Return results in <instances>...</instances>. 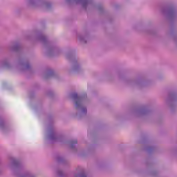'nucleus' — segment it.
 Here are the masks:
<instances>
[{
  "mask_svg": "<svg viewBox=\"0 0 177 177\" xmlns=\"http://www.w3.org/2000/svg\"><path fill=\"white\" fill-rule=\"evenodd\" d=\"M47 140H49V142H51V143H55V142L66 143L68 146H69L70 149L74 151H77V147H75V145L78 144V140L73 139L69 140L68 142H66V138L62 135L57 134V132H56V130L53 127L48 128Z\"/></svg>",
  "mask_w": 177,
  "mask_h": 177,
  "instance_id": "1",
  "label": "nucleus"
},
{
  "mask_svg": "<svg viewBox=\"0 0 177 177\" xmlns=\"http://www.w3.org/2000/svg\"><path fill=\"white\" fill-rule=\"evenodd\" d=\"M55 75H56V73H55V71H53V70L52 69H48V70H46L43 74V78H44V80H48Z\"/></svg>",
  "mask_w": 177,
  "mask_h": 177,
  "instance_id": "13",
  "label": "nucleus"
},
{
  "mask_svg": "<svg viewBox=\"0 0 177 177\" xmlns=\"http://www.w3.org/2000/svg\"><path fill=\"white\" fill-rule=\"evenodd\" d=\"M17 67L19 71H21V73L31 70V65H30V62L24 57H21L17 59Z\"/></svg>",
  "mask_w": 177,
  "mask_h": 177,
  "instance_id": "7",
  "label": "nucleus"
},
{
  "mask_svg": "<svg viewBox=\"0 0 177 177\" xmlns=\"http://www.w3.org/2000/svg\"><path fill=\"white\" fill-rule=\"evenodd\" d=\"M153 149H154V148L150 147H148V148L147 149V151H149V152H150V151H153Z\"/></svg>",
  "mask_w": 177,
  "mask_h": 177,
  "instance_id": "24",
  "label": "nucleus"
},
{
  "mask_svg": "<svg viewBox=\"0 0 177 177\" xmlns=\"http://www.w3.org/2000/svg\"><path fill=\"white\" fill-rule=\"evenodd\" d=\"M66 57L69 62H71L72 67L68 70V74L71 75V74H74V73H81L82 71V68L78 63V59L75 57V52L71 51L70 53H66Z\"/></svg>",
  "mask_w": 177,
  "mask_h": 177,
  "instance_id": "4",
  "label": "nucleus"
},
{
  "mask_svg": "<svg viewBox=\"0 0 177 177\" xmlns=\"http://www.w3.org/2000/svg\"><path fill=\"white\" fill-rule=\"evenodd\" d=\"M96 9L98 10V11L100 12V13H102V12H103V6L102 5L96 6Z\"/></svg>",
  "mask_w": 177,
  "mask_h": 177,
  "instance_id": "23",
  "label": "nucleus"
},
{
  "mask_svg": "<svg viewBox=\"0 0 177 177\" xmlns=\"http://www.w3.org/2000/svg\"><path fill=\"white\" fill-rule=\"evenodd\" d=\"M36 39L39 41V42H41V44H45L47 56L52 57L53 56H59V55L62 53V50H60L59 47L55 46H46L48 44V37H46L44 33L38 32L36 36Z\"/></svg>",
  "mask_w": 177,
  "mask_h": 177,
  "instance_id": "3",
  "label": "nucleus"
},
{
  "mask_svg": "<svg viewBox=\"0 0 177 177\" xmlns=\"http://www.w3.org/2000/svg\"><path fill=\"white\" fill-rule=\"evenodd\" d=\"M56 174L59 177H64V172L60 169H57Z\"/></svg>",
  "mask_w": 177,
  "mask_h": 177,
  "instance_id": "19",
  "label": "nucleus"
},
{
  "mask_svg": "<svg viewBox=\"0 0 177 177\" xmlns=\"http://www.w3.org/2000/svg\"><path fill=\"white\" fill-rule=\"evenodd\" d=\"M163 13L165 14L166 17L170 21H173V20H176L177 19V11L174 6L168 7L166 10H163Z\"/></svg>",
  "mask_w": 177,
  "mask_h": 177,
  "instance_id": "8",
  "label": "nucleus"
},
{
  "mask_svg": "<svg viewBox=\"0 0 177 177\" xmlns=\"http://www.w3.org/2000/svg\"><path fill=\"white\" fill-rule=\"evenodd\" d=\"M76 172L74 177H86V173H85V171L82 170V167H78L76 169Z\"/></svg>",
  "mask_w": 177,
  "mask_h": 177,
  "instance_id": "15",
  "label": "nucleus"
},
{
  "mask_svg": "<svg viewBox=\"0 0 177 177\" xmlns=\"http://www.w3.org/2000/svg\"><path fill=\"white\" fill-rule=\"evenodd\" d=\"M68 5H80L83 9H91L93 6L92 0H66Z\"/></svg>",
  "mask_w": 177,
  "mask_h": 177,
  "instance_id": "6",
  "label": "nucleus"
},
{
  "mask_svg": "<svg viewBox=\"0 0 177 177\" xmlns=\"http://www.w3.org/2000/svg\"><path fill=\"white\" fill-rule=\"evenodd\" d=\"M131 85L137 86L138 88H143L146 85V82L143 79H137L136 80L131 82Z\"/></svg>",
  "mask_w": 177,
  "mask_h": 177,
  "instance_id": "12",
  "label": "nucleus"
},
{
  "mask_svg": "<svg viewBox=\"0 0 177 177\" xmlns=\"http://www.w3.org/2000/svg\"><path fill=\"white\" fill-rule=\"evenodd\" d=\"M70 97L72 99L75 110L76 111V117L81 120L82 117H85L86 115V113H88V109H86V106H84V99L86 97V94H84V96L78 95L77 93H72L70 94Z\"/></svg>",
  "mask_w": 177,
  "mask_h": 177,
  "instance_id": "2",
  "label": "nucleus"
},
{
  "mask_svg": "<svg viewBox=\"0 0 177 177\" xmlns=\"http://www.w3.org/2000/svg\"><path fill=\"white\" fill-rule=\"evenodd\" d=\"M150 175H151V176H153V177H159L160 176V174H158V171H151Z\"/></svg>",
  "mask_w": 177,
  "mask_h": 177,
  "instance_id": "21",
  "label": "nucleus"
},
{
  "mask_svg": "<svg viewBox=\"0 0 177 177\" xmlns=\"http://www.w3.org/2000/svg\"><path fill=\"white\" fill-rule=\"evenodd\" d=\"M8 49L11 52H19L20 50V44L18 43H12L8 46Z\"/></svg>",
  "mask_w": 177,
  "mask_h": 177,
  "instance_id": "14",
  "label": "nucleus"
},
{
  "mask_svg": "<svg viewBox=\"0 0 177 177\" xmlns=\"http://www.w3.org/2000/svg\"><path fill=\"white\" fill-rule=\"evenodd\" d=\"M56 161L59 162V164H67V160L62 156H57Z\"/></svg>",
  "mask_w": 177,
  "mask_h": 177,
  "instance_id": "17",
  "label": "nucleus"
},
{
  "mask_svg": "<svg viewBox=\"0 0 177 177\" xmlns=\"http://www.w3.org/2000/svg\"><path fill=\"white\" fill-rule=\"evenodd\" d=\"M48 96H52L53 95V92L50 91V92H48Z\"/></svg>",
  "mask_w": 177,
  "mask_h": 177,
  "instance_id": "25",
  "label": "nucleus"
},
{
  "mask_svg": "<svg viewBox=\"0 0 177 177\" xmlns=\"http://www.w3.org/2000/svg\"><path fill=\"white\" fill-rule=\"evenodd\" d=\"M26 6L32 9L44 8L46 10H50L53 8V4L47 0H26Z\"/></svg>",
  "mask_w": 177,
  "mask_h": 177,
  "instance_id": "5",
  "label": "nucleus"
},
{
  "mask_svg": "<svg viewBox=\"0 0 177 177\" xmlns=\"http://www.w3.org/2000/svg\"><path fill=\"white\" fill-rule=\"evenodd\" d=\"M21 177H36V176H35V175H34V174H32L31 172H27Z\"/></svg>",
  "mask_w": 177,
  "mask_h": 177,
  "instance_id": "22",
  "label": "nucleus"
},
{
  "mask_svg": "<svg viewBox=\"0 0 177 177\" xmlns=\"http://www.w3.org/2000/svg\"><path fill=\"white\" fill-rule=\"evenodd\" d=\"M175 102H177V94H171L167 100V103L171 110H174Z\"/></svg>",
  "mask_w": 177,
  "mask_h": 177,
  "instance_id": "9",
  "label": "nucleus"
},
{
  "mask_svg": "<svg viewBox=\"0 0 177 177\" xmlns=\"http://www.w3.org/2000/svg\"><path fill=\"white\" fill-rule=\"evenodd\" d=\"M9 167L11 169L19 168L20 167V161L15 158H10Z\"/></svg>",
  "mask_w": 177,
  "mask_h": 177,
  "instance_id": "11",
  "label": "nucleus"
},
{
  "mask_svg": "<svg viewBox=\"0 0 177 177\" xmlns=\"http://www.w3.org/2000/svg\"><path fill=\"white\" fill-rule=\"evenodd\" d=\"M3 67H5V68H10V64H9V61H8V59L3 61Z\"/></svg>",
  "mask_w": 177,
  "mask_h": 177,
  "instance_id": "18",
  "label": "nucleus"
},
{
  "mask_svg": "<svg viewBox=\"0 0 177 177\" xmlns=\"http://www.w3.org/2000/svg\"><path fill=\"white\" fill-rule=\"evenodd\" d=\"M136 114L138 117H142V115L149 114V110L146 109H139L136 112Z\"/></svg>",
  "mask_w": 177,
  "mask_h": 177,
  "instance_id": "16",
  "label": "nucleus"
},
{
  "mask_svg": "<svg viewBox=\"0 0 177 177\" xmlns=\"http://www.w3.org/2000/svg\"><path fill=\"white\" fill-rule=\"evenodd\" d=\"M0 128H1V129H2V131H3L5 132L6 128H8V126H6V124H5L3 121H0Z\"/></svg>",
  "mask_w": 177,
  "mask_h": 177,
  "instance_id": "20",
  "label": "nucleus"
},
{
  "mask_svg": "<svg viewBox=\"0 0 177 177\" xmlns=\"http://www.w3.org/2000/svg\"><path fill=\"white\" fill-rule=\"evenodd\" d=\"M77 39L81 42V44H85L88 42V40L89 39V34L79 33L77 34Z\"/></svg>",
  "mask_w": 177,
  "mask_h": 177,
  "instance_id": "10",
  "label": "nucleus"
}]
</instances>
